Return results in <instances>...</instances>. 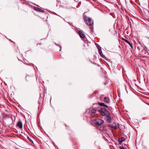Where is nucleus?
Wrapping results in <instances>:
<instances>
[{
    "mask_svg": "<svg viewBox=\"0 0 149 149\" xmlns=\"http://www.w3.org/2000/svg\"><path fill=\"white\" fill-rule=\"evenodd\" d=\"M99 113L101 115L103 116H105L106 115L109 114V111L104 107H102L99 109H94V113Z\"/></svg>",
    "mask_w": 149,
    "mask_h": 149,
    "instance_id": "f257e3e1",
    "label": "nucleus"
},
{
    "mask_svg": "<svg viewBox=\"0 0 149 149\" xmlns=\"http://www.w3.org/2000/svg\"><path fill=\"white\" fill-rule=\"evenodd\" d=\"M86 12H85L84 14V21L85 22L86 24L89 26H92L93 24V21L89 18L88 17L85 15Z\"/></svg>",
    "mask_w": 149,
    "mask_h": 149,
    "instance_id": "f03ea898",
    "label": "nucleus"
},
{
    "mask_svg": "<svg viewBox=\"0 0 149 149\" xmlns=\"http://www.w3.org/2000/svg\"><path fill=\"white\" fill-rule=\"evenodd\" d=\"M104 122V121L102 119H97L95 120L94 119V123L98 125H102Z\"/></svg>",
    "mask_w": 149,
    "mask_h": 149,
    "instance_id": "7ed1b4c3",
    "label": "nucleus"
},
{
    "mask_svg": "<svg viewBox=\"0 0 149 149\" xmlns=\"http://www.w3.org/2000/svg\"><path fill=\"white\" fill-rule=\"evenodd\" d=\"M105 116V120L107 122L110 123L111 122L112 118L110 117V113H109V114L106 115Z\"/></svg>",
    "mask_w": 149,
    "mask_h": 149,
    "instance_id": "20e7f679",
    "label": "nucleus"
},
{
    "mask_svg": "<svg viewBox=\"0 0 149 149\" xmlns=\"http://www.w3.org/2000/svg\"><path fill=\"white\" fill-rule=\"evenodd\" d=\"M17 126L19 127L20 129H21L22 127V121L19 120L17 122Z\"/></svg>",
    "mask_w": 149,
    "mask_h": 149,
    "instance_id": "39448f33",
    "label": "nucleus"
},
{
    "mask_svg": "<svg viewBox=\"0 0 149 149\" xmlns=\"http://www.w3.org/2000/svg\"><path fill=\"white\" fill-rule=\"evenodd\" d=\"M78 33L80 37L81 38H85V35L84 34V33L83 31H79L78 32Z\"/></svg>",
    "mask_w": 149,
    "mask_h": 149,
    "instance_id": "423d86ee",
    "label": "nucleus"
},
{
    "mask_svg": "<svg viewBox=\"0 0 149 149\" xmlns=\"http://www.w3.org/2000/svg\"><path fill=\"white\" fill-rule=\"evenodd\" d=\"M98 50L99 52V54L102 57L104 58V56L103 54L102 53V52L101 47L99 46H98Z\"/></svg>",
    "mask_w": 149,
    "mask_h": 149,
    "instance_id": "0eeeda50",
    "label": "nucleus"
},
{
    "mask_svg": "<svg viewBox=\"0 0 149 149\" xmlns=\"http://www.w3.org/2000/svg\"><path fill=\"white\" fill-rule=\"evenodd\" d=\"M34 10H35L37 11H39V12H41L43 13L44 12V10H42V9H40V8L36 7H34Z\"/></svg>",
    "mask_w": 149,
    "mask_h": 149,
    "instance_id": "6e6552de",
    "label": "nucleus"
},
{
    "mask_svg": "<svg viewBox=\"0 0 149 149\" xmlns=\"http://www.w3.org/2000/svg\"><path fill=\"white\" fill-rule=\"evenodd\" d=\"M104 102L107 103H109V102L110 100L109 98L106 97H104L103 99Z\"/></svg>",
    "mask_w": 149,
    "mask_h": 149,
    "instance_id": "1a4fd4ad",
    "label": "nucleus"
},
{
    "mask_svg": "<svg viewBox=\"0 0 149 149\" xmlns=\"http://www.w3.org/2000/svg\"><path fill=\"white\" fill-rule=\"evenodd\" d=\"M123 40H124L125 42L128 43L131 47L132 48L133 46L132 45V43H131L128 40L125 39L124 38H123Z\"/></svg>",
    "mask_w": 149,
    "mask_h": 149,
    "instance_id": "9d476101",
    "label": "nucleus"
},
{
    "mask_svg": "<svg viewBox=\"0 0 149 149\" xmlns=\"http://www.w3.org/2000/svg\"><path fill=\"white\" fill-rule=\"evenodd\" d=\"M88 113L91 117H92L93 113V108L90 109H89V111L88 112Z\"/></svg>",
    "mask_w": 149,
    "mask_h": 149,
    "instance_id": "9b49d317",
    "label": "nucleus"
},
{
    "mask_svg": "<svg viewBox=\"0 0 149 149\" xmlns=\"http://www.w3.org/2000/svg\"><path fill=\"white\" fill-rule=\"evenodd\" d=\"M98 104L100 106L105 107L107 108L108 107V106L107 105H106L103 102H99L98 103Z\"/></svg>",
    "mask_w": 149,
    "mask_h": 149,
    "instance_id": "f8f14e48",
    "label": "nucleus"
},
{
    "mask_svg": "<svg viewBox=\"0 0 149 149\" xmlns=\"http://www.w3.org/2000/svg\"><path fill=\"white\" fill-rule=\"evenodd\" d=\"M112 127L114 129H116L119 127V124H118V125L116 126H113Z\"/></svg>",
    "mask_w": 149,
    "mask_h": 149,
    "instance_id": "ddd939ff",
    "label": "nucleus"
},
{
    "mask_svg": "<svg viewBox=\"0 0 149 149\" xmlns=\"http://www.w3.org/2000/svg\"><path fill=\"white\" fill-rule=\"evenodd\" d=\"M31 77L28 75L26 76V80H28V79Z\"/></svg>",
    "mask_w": 149,
    "mask_h": 149,
    "instance_id": "4468645a",
    "label": "nucleus"
},
{
    "mask_svg": "<svg viewBox=\"0 0 149 149\" xmlns=\"http://www.w3.org/2000/svg\"><path fill=\"white\" fill-rule=\"evenodd\" d=\"M93 26H92L91 27H90V28L91 29V31L92 32H93V29L92 28Z\"/></svg>",
    "mask_w": 149,
    "mask_h": 149,
    "instance_id": "2eb2a0df",
    "label": "nucleus"
},
{
    "mask_svg": "<svg viewBox=\"0 0 149 149\" xmlns=\"http://www.w3.org/2000/svg\"><path fill=\"white\" fill-rule=\"evenodd\" d=\"M120 149H125V148L123 147H120Z\"/></svg>",
    "mask_w": 149,
    "mask_h": 149,
    "instance_id": "dca6fc26",
    "label": "nucleus"
},
{
    "mask_svg": "<svg viewBox=\"0 0 149 149\" xmlns=\"http://www.w3.org/2000/svg\"><path fill=\"white\" fill-rule=\"evenodd\" d=\"M95 45H96V46L98 48V46H99V45H98L97 43H95Z\"/></svg>",
    "mask_w": 149,
    "mask_h": 149,
    "instance_id": "f3484780",
    "label": "nucleus"
},
{
    "mask_svg": "<svg viewBox=\"0 0 149 149\" xmlns=\"http://www.w3.org/2000/svg\"><path fill=\"white\" fill-rule=\"evenodd\" d=\"M92 122H93V120H91V124H92Z\"/></svg>",
    "mask_w": 149,
    "mask_h": 149,
    "instance_id": "a211bd4d",
    "label": "nucleus"
},
{
    "mask_svg": "<svg viewBox=\"0 0 149 149\" xmlns=\"http://www.w3.org/2000/svg\"><path fill=\"white\" fill-rule=\"evenodd\" d=\"M93 64H95V65H96V64H95V63H93Z\"/></svg>",
    "mask_w": 149,
    "mask_h": 149,
    "instance_id": "6ab92c4d",
    "label": "nucleus"
}]
</instances>
